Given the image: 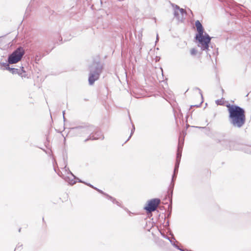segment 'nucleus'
<instances>
[{"instance_id": "nucleus-1", "label": "nucleus", "mask_w": 251, "mask_h": 251, "mask_svg": "<svg viewBox=\"0 0 251 251\" xmlns=\"http://www.w3.org/2000/svg\"><path fill=\"white\" fill-rule=\"evenodd\" d=\"M229 121L230 123L235 127L240 128L245 124L246 116L245 110L239 106L234 105H228Z\"/></svg>"}, {"instance_id": "nucleus-2", "label": "nucleus", "mask_w": 251, "mask_h": 251, "mask_svg": "<svg viewBox=\"0 0 251 251\" xmlns=\"http://www.w3.org/2000/svg\"><path fill=\"white\" fill-rule=\"evenodd\" d=\"M195 25L197 29V33L196 34V42L198 46L202 50L207 51L209 48V44L210 42L211 38L209 35L206 33L204 28L199 21H197L195 23Z\"/></svg>"}, {"instance_id": "nucleus-3", "label": "nucleus", "mask_w": 251, "mask_h": 251, "mask_svg": "<svg viewBox=\"0 0 251 251\" xmlns=\"http://www.w3.org/2000/svg\"><path fill=\"white\" fill-rule=\"evenodd\" d=\"M102 66L99 63H94L91 66L89 77V83L90 85H92L99 78Z\"/></svg>"}, {"instance_id": "nucleus-4", "label": "nucleus", "mask_w": 251, "mask_h": 251, "mask_svg": "<svg viewBox=\"0 0 251 251\" xmlns=\"http://www.w3.org/2000/svg\"><path fill=\"white\" fill-rule=\"evenodd\" d=\"M24 54V50L22 48H19L11 54L8 58L9 64H15L20 61Z\"/></svg>"}, {"instance_id": "nucleus-5", "label": "nucleus", "mask_w": 251, "mask_h": 251, "mask_svg": "<svg viewBox=\"0 0 251 251\" xmlns=\"http://www.w3.org/2000/svg\"><path fill=\"white\" fill-rule=\"evenodd\" d=\"M160 203V200L158 199H154L149 201L147 205L145 207V209L148 212H152L155 210L156 207Z\"/></svg>"}, {"instance_id": "nucleus-6", "label": "nucleus", "mask_w": 251, "mask_h": 251, "mask_svg": "<svg viewBox=\"0 0 251 251\" xmlns=\"http://www.w3.org/2000/svg\"><path fill=\"white\" fill-rule=\"evenodd\" d=\"M185 12L183 9L180 8L178 6H176L174 8L175 16L178 20H182L183 18Z\"/></svg>"}, {"instance_id": "nucleus-7", "label": "nucleus", "mask_w": 251, "mask_h": 251, "mask_svg": "<svg viewBox=\"0 0 251 251\" xmlns=\"http://www.w3.org/2000/svg\"><path fill=\"white\" fill-rule=\"evenodd\" d=\"M181 151H182L181 147H180V145H179L178 148L177 155H176V164L175 169L174 170L175 174L176 173V171L178 167V165H179L180 160V157L181 156Z\"/></svg>"}, {"instance_id": "nucleus-8", "label": "nucleus", "mask_w": 251, "mask_h": 251, "mask_svg": "<svg viewBox=\"0 0 251 251\" xmlns=\"http://www.w3.org/2000/svg\"><path fill=\"white\" fill-rule=\"evenodd\" d=\"M11 73L12 74H18L22 77L25 76L24 75H23L22 73L18 70V69L13 68V69H11Z\"/></svg>"}, {"instance_id": "nucleus-9", "label": "nucleus", "mask_w": 251, "mask_h": 251, "mask_svg": "<svg viewBox=\"0 0 251 251\" xmlns=\"http://www.w3.org/2000/svg\"><path fill=\"white\" fill-rule=\"evenodd\" d=\"M9 63H1L0 64L1 68L2 69H9Z\"/></svg>"}, {"instance_id": "nucleus-10", "label": "nucleus", "mask_w": 251, "mask_h": 251, "mask_svg": "<svg viewBox=\"0 0 251 251\" xmlns=\"http://www.w3.org/2000/svg\"><path fill=\"white\" fill-rule=\"evenodd\" d=\"M190 54L192 56H195L198 53V51L197 50H196L195 49L193 48V49H191L190 50Z\"/></svg>"}, {"instance_id": "nucleus-11", "label": "nucleus", "mask_w": 251, "mask_h": 251, "mask_svg": "<svg viewBox=\"0 0 251 251\" xmlns=\"http://www.w3.org/2000/svg\"><path fill=\"white\" fill-rule=\"evenodd\" d=\"M223 102H224V101H223V100H217L216 101V103L218 105H222L223 104Z\"/></svg>"}, {"instance_id": "nucleus-12", "label": "nucleus", "mask_w": 251, "mask_h": 251, "mask_svg": "<svg viewBox=\"0 0 251 251\" xmlns=\"http://www.w3.org/2000/svg\"><path fill=\"white\" fill-rule=\"evenodd\" d=\"M170 242L171 243H172V244L175 247H176V248L182 251V250H181L180 249H179L177 246H176L175 243L174 242H173L172 240H170ZM182 251H184L183 250H182Z\"/></svg>"}, {"instance_id": "nucleus-13", "label": "nucleus", "mask_w": 251, "mask_h": 251, "mask_svg": "<svg viewBox=\"0 0 251 251\" xmlns=\"http://www.w3.org/2000/svg\"><path fill=\"white\" fill-rule=\"evenodd\" d=\"M13 69V68H11L9 67V69H6V70L9 71L11 73V69Z\"/></svg>"}, {"instance_id": "nucleus-14", "label": "nucleus", "mask_w": 251, "mask_h": 251, "mask_svg": "<svg viewBox=\"0 0 251 251\" xmlns=\"http://www.w3.org/2000/svg\"><path fill=\"white\" fill-rule=\"evenodd\" d=\"M22 72H23V73H25V71L24 70L23 67L22 68Z\"/></svg>"}, {"instance_id": "nucleus-15", "label": "nucleus", "mask_w": 251, "mask_h": 251, "mask_svg": "<svg viewBox=\"0 0 251 251\" xmlns=\"http://www.w3.org/2000/svg\"><path fill=\"white\" fill-rule=\"evenodd\" d=\"M70 183L71 184H74V183H75V182H70Z\"/></svg>"}, {"instance_id": "nucleus-16", "label": "nucleus", "mask_w": 251, "mask_h": 251, "mask_svg": "<svg viewBox=\"0 0 251 251\" xmlns=\"http://www.w3.org/2000/svg\"><path fill=\"white\" fill-rule=\"evenodd\" d=\"M158 40V35H157V37H156V42Z\"/></svg>"}, {"instance_id": "nucleus-17", "label": "nucleus", "mask_w": 251, "mask_h": 251, "mask_svg": "<svg viewBox=\"0 0 251 251\" xmlns=\"http://www.w3.org/2000/svg\"><path fill=\"white\" fill-rule=\"evenodd\" d=\"M71 175H72L73 176H74V175L73 174H71Z\"/></svg>"}, {"instance_id": "nucleus-18", "label": "nucleus", "mask_w": 251, "mask_h": 251, "mask_svg": "<svg viewBox=\"0 0 251 251\" xmlns=\"http://www.w3.org/2000/svg\"><path fill=\"white\" fill-rule=\"evenodd\" d=\"M71 175H72L73 176H74V175L73 174H71Z\"/></svg>"}, {"instance_id": "nucleus-19", "label": "nucleus", "mask_w": 251, "mask_h": 251, "mask_svg": "<svg viewBox=\"0 0 251 251\" xmlns=\"http://www.w3.org/2000/svg\"><path fill=\"white\" fill-rule=\"evenodd\" d=\"M71 175H72L73 176H74V175L73 174H71Z\"/></svg>"}, {"instance_id": "nucleus-20", "label": "nucleus", "mask_w": 251, "mask_h": 251, "mask_svg": "<svg viewBox=\"0 0 251 251\" xmlns=\"http://www.w3.org/2000/svg\"><path fill=\"white\" fill-rule=\"evenodd\" d=\"M71 175H72L73 176H74V175L73 174H71Z\"/></svg>"}]
</instances>
